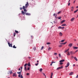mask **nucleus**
I'll return each mask as SVG.
<instances>
[{
    "instance_id": "f257e3e1",
    "label": "nucleus",
    "mask_w": 78,
    "mask_h": 78,
    "mask_svg": "<svg viewBox=\"0 0 78 78\" xmlns=\"http://www.w3.org/2000/svg\"><path fill=\"white\" fill-rule=\"evenodd\" d=\"M17 73L19 74V75H18V77L20 78V75H21V72H17Z\"/></svg>"
},
{
    "instance_id": "f03ea898",
    "label": "nucleus",
    "mask_w": 78,
    "mask_h": 78,
    "mask_svg": "<svg viewBox=\"0 0 78 78\" xmlns=\"http://www.w3.org/2000/svg\"><path fill=\"white\" fill-rule=\"evenodd\" d=\"M62 68H63V66H62L60 67H58L57 69L56 70H59L60 69H62Z\"/></svg>"
},
{
    "instance_id": "7ed1b4c3",
    "label": "nucleus",
    "mask_w": 78,
    "mask_h": 78,
    "mask_svg": "<svg viewBox=\"0 0 78 78\" xmlns=\"http://www.w3.org/2000/svg\"><path fill=\"white\" fill-rule=\"evenodd\" d=\"M69 65H70V63H69V62H68L67 64V65L65 66V67L66 68L68 67L69 66Z\"/></svg>"
},
{
    "instance_id": "20e7f679",
    "label": "nucleus",
    "mask_w": 78,
    "mask_h": 78,
    "mask_svg": "<svg viewBox=\"0 0 78 78\" xmlns=\"http://www.w3.org/2000/svg\"><path fill=\"white\" fill-rule=\"evenodd\" d=\"M29 5V4H28V2H27V3L25 5V7L26 8L28 6V5Z\"/></svg>"
},
{
    "instance_id": "39448f33",
    "label": "nucleus",
    "mask_w": 78,
    "mask_h": 78,
    "mask_svg": "<svg viewBox=\"0 0 78 78\" xmlns=\"http://www.w3.org/2000/svg\"><path fill=\"white\" fill-rule=\"evenodd\" d=\"M8 44L9 47H12V44H10V43L9 42H8Z\"/></svg>"
},
{
    "instance_id": "423d86ee",
    "label": "nucleus",
    "mask_w": 78,
    "mask_h": 78,
    "mask_svg": "<svg viewBox=\"0 0 78 78\" xmlns=\"http://www.w3.org/2000/svg\"><path fill=\"white\" fill-rule=\"evenodd\" d=\"M64 61H65V59H63V60H60L59 61V62H64Z\"/></svg>"
},
{
    "instance_id": "0eeeda50",
    "label": "nucleus",
    "mask_w": 78,
    "mask_h": 78,
    "mask_svg": "<svg viewBox=\"0 0 78 78\" xmlns=\"http://www.w3.org/2000/svg\"><path fill=\"white\" fill-rule=\"evenodd\" d=\"M21 12H22V14H23V15H25V13H26V12H24L23 11H22Z\"/></svg>"
},
{
    "instance_id": "6e6552de",
    "label": "nucleus",
    "mask_w": 78,
    "mask_h": 78,
    "mask_svg": "<svg viewBox=\"0 0 78 78\" xmlns=\"http://www.w3.org/2000/svg\"><path fill=\"white\" fill-rule=\"evenodd\" d=\"M72 45L73 44H72V43H70V44H69V45H68V46L70 47H72Z\"/></svg>"
},
{
    "instance_id": "1a4fd4ad",
    "label": "nucleus",
    "mask_w": 78,
    "mask_h": 78,
    "mask_svg": "<svg viewBox=\"0 0 78 78\" xmlns=\"http://www.w3.org/2000/svg\"><path fill=\"white\" fill-rule=\"evenodd\" d=\"M73 48H74V49H78V47H73Z\"/></svg>"
},
{
    "instance_id": "9d476101",
    "label": "nucleus",
    "mask_w": 78,
    "mask_h": 78,
    "mask_svg": "<svg viewBox=\"0 0 78 78\" xmlns=\"http://www.w3.org/2000/svg\"><path fill=\"white\" fill-rule=\"evenodd\" d=\"M70 53L71 55H73V54H75V53H74V52H73V51H70Z\"/></svg>"
},
{
    "instance_id": "9b49d317",
    "label": "nucleus",
    "mask_w": 78,
    "mask_h": 78,
    "mask_svg": "<svg viewBox=\"0 0 78 78\" xmlns=\"http://www.w3.org/2000/svg\"><path fill=\"white\" fill-rule=\"evenodd\" d=\"M66 22V20H64L61 22V23L62 24V23H64V22Z\"/></svg>"
},
{
    "instance_id": "f8f14e48",
    "label": "nucleus",
    "mask_w": 78,
    "mask_h": 78,
    "mask_svg": "<svg viewBox=\"0 0 78 78\" xmlns=\"http://www.w3.org/2000/svg\"><path fill=\"white\" fill-rule=\"evenodd\" d=\"M74 20H75V18H73L71 19V22H73Z\"/></svg>"
},
{
    "instance_id": "ddd939ff",
    "label": "nucleus",
    "mask_w": 78,
    "mask_h": 78,
    "mask_svg": "<svg viewBox=\"0 0 78 78\" xmlns=\"http://www.w3.org/2000/svg\"><path fill=\"white\" fill-rule=\"evenodd\" d=\"M26 15H27V16H30V15H31V14L28 13H26Z\"/></svg>"
},
{
    "instance_id": "4468645a",
    "label": "nucleus",
    "mask_w": 78,
    "mask_h": 78,
    "mask_svg": "<svg viewBox=\"0 0 78 78\" xmlns=\"http://www.w3.org/2000/svg\"><path fill=\"white\" fill-rule=\"evenodd\" d=\"M67 55L68 56H70V52L69 51L67 52Z\"/></svg>"
},
{
    "instance_id": "2eb2a0df",
    "label": "nucleus",
    "mask_w": 78,
    "mask_h": 78,
    "mask_svg": "<svg viewBox=\"0 0 78 78\" xmlns=\"http://www.w3.org/2000/svg\"><path fill=\"white\" fill-rule=\"evenodd\" d=\"M13 76H16V73H14L13 74Z\"/></svg>"
},
{
    "instance_id": "dca6fc26",
    "label": "nucleus",
    "mask_w": 78,
    "mask_h": 78,
    "mask_svg": "<svg viewBox=\"0 0 78 78\" xmlns=\"http://www.w3.org/2000/svg\"><path fill=\"white\" fill-rule=\"evenodd\" d=\"M59 34L60 36H62V33L61 32H60L59 33Z\"/></svg>"
},
{
    "instance_id": "f3484780",
    "label": "nucleus",
    "mask_w": 78,
    "mask_h": 78,
    "mask_svg": "<svg viewBox=\"0 0 78 78\" xmlns=\"http://www.w3.org/2000/svg\"><path fill=\"white\" fill-rule=\"evenodd\" d=\"M73 73V72H72L69 73V75H72Z\"/></svg>"
},
{
    "instance_id": "a211bd4d",
    "label": "nucleus",
    "mask_w": 78,
    "mask_h": 78,
    "mask_svg": "<svg viewBox=\"0 0 78 78\" xmlns=\"http://www.w3.org/2000/svg\"><path fill=\"white\" fill-rule=\"evenodd\" d=\"M69 50V48H68L67 50H66L65 51V53H66V52H67Z\"/></svg>"
},
{
    "instance_id": "6ab92c4d",
    "label": "nucleus",
    "mask_w": 78,
    "mask_h": 78,
    "mask_svg": "<svg viewBox=\"0 0 78 78\" xmlns=\"http://www.w3.org/2000/svg\"><path fill=\"white\" fill-rule=\"evenodd\" d=\"M74 58L76 61H78V59H77L76 57H74Z\"/></svg>"
},
{
    "instance_id": "aec40b11",
    "label": "nucleus",
    "mask_w": 78,
    "mask_h": 78,
    "mask_svg": "<svg viewBox=\"0 0 78 78\" xmlns=\"http://www.w3.org/2000/svg\"><path fill=\"white\" fill-rule=\"evenodd\" d=\"M26 8V7L25 6H23V10L25 9Z\"/></svg>"
},
{
    "instance_id": "412c9836",
    "label": "nucleus",
    "mask_w": 78,
    "mask_h": 78,
    "mask_svg": "<svg viewBox=\"0 0 78 78\" xmlns=\"http://www.w3.org/2000/svg\"><path fill=\"white\" fill-rule=\"evenodd\" d=\"M27 65L29 67H30V66H31V65H30V62L28 63V64H27Z\"/></svg>"
},
{
    "instance_id": "4be33fe9",
    "label": "nucleus",
    "mask_w": 78,
    "mask_h": 78,
    "mask_svg": "<svg viewBox=\"0 0 78 78\" xmlns=\"http://www.w3.org/2000/svg\"><path fill=\"white\" fill-rule=\"evenodd\" d=\"M13 48H17V47L15 46V45H14L13 46Z\"/></svg>"
},
{
    "instance_id": "5701e85b",
    "label": "nucleus",
    "mask_w": 78,
    "mask_h": 78,
    "mask_svg": "<svg viewBox=\"0 0 78 78\" xmlns=\"http://www.w3.org/2000/svg\"><path fill=\"white\" fill-rule=\"evenodd\" d=\"M64 26H66V24H63L62 25V27H63Z\"/></svg>"
},
{
    "instance_id": "b1692460",
    "label": "nucleus",
    "mask_w": 78,
    "mask_h": 78,
    "mask_svg": "<svg viewBox=\"0 0 78 78\" xmlns=\"http://www.w3.org/2000/svg\"><path fill=\"white\" fill-rule=\"evenodd\" d=\"M78 11V9H77L76 10L74 11V13H75V12H77Z\"/></svg>"
},
{
    "instance_id": "393cba45",
    "label": "nucleus",
    "mask_w": 78,
    "mask_h": 78,
    "mask_svg": "<svg viewBox=\"0 0 78 78\" xmlns=\"http://www.w3.org/2000/svg\"><path fill=\"white\" fill-rule=\"evenodd\" d=\"M15 32L16 33H19V32L16 30H15Z\"/></svg>"
},
{
    "instance_id": "a878e982",
    "label": "nucleus",
    "mask_w": 78,
    "mask_h": 78,
    "mask_svg": "<svg viewBox=\"0 0 78 78\" xmlns=\"http://www.w3.org/2000/svg\"><path fill=\"white\" fill-rule=\"evenodd\" d=\"M24 70H25L26 71L27 70V67L26 66H24Z\"/></svg>"
},
{
    "instance_id": "bb28decb",
    "label": "nucleus",
    "mask_w": 78,
    "mask_h": 78,
    "mask_svg": "<svg viewBox=\"0 0 78 78\" xmlns=\"http://www.w3.org/2000/svg\"><path fill=\"white\" fill-rule=\"evenodd\" d=\"M58 56H59V58H61V55L60 54H59Z\"/></svg>"
},
{
    "instance_id": "cd10ccee",
    "label": "nucleus",
    "mask_w": 78,
    "mask_h": 78,
    "mask_svg": "<svg viewBox=\"0 0 78 78\" xmlns=\"http://www.w3.org/2000/svg\"><path fill=\"white\" fill-rule=\"evenodd\" d=\"M27 65H28V64L26 63L25 64V65H24V67H26L27 66Z\"/></svg>"
},
{
    "instance_id": "c85d7f7f",
    "label": "nucleus",
    "mask_w": 78,
    "mask_h": 78,
    "mask_svg": "<svg viewBox=\"0 0 78 78\" xmlns=\"http://www.w3.org/2000/svg\"><path fill=\"white\" fill-rule=\"evenodd\" d=\"M53 73H51V77H52V76H53Z\"/></svg>"
},
{
    "instance_id": "c756f323",
    "label": "nucleus",
    "mask_w": 78,
    "mask_h": 78,
    "mask_svg": "<svg viewBox=\"0 0 78 78\" xmlns=\"http://www.w3.org/2000/svg\"><path fill=\"white\" fill-rule=\"evenodd\" d=\"M58 29H61V27L59 26L58 27Z\"/></svg>"
},
{
    "instance_id": "7c9ffc66",
    "label": "nucleus",
    "mask_w": 78,
    "mask_h": 78,
    "mask_svg": "<svg viewBox=\"0 0 78 78\" xmlns=\"http://www.w3.org/2000/svg\"><path fill=\"white\" fill-rule=\"evenodd\" d=\"M64 41H65V40H61V42H64Z\"/></svg>"
},
{
    "instance_id": "2f4dec72",
    "label": "nucleus",
    "mask_w": 78,
    "mask_h": 78,
    "mask_svg": "<svg viewBox=\"0 0 78 78\" xmlns=\"http://www.w3.org/2000/svg\"><path fill=\"white\" fill-rule=\"evenodd\" d=\"M39 71H40V72H41V71H42V69L41 68V69H40Z\"/></svg>"
},
{
    "instance_id": "473e14b6",
    "label": "nucleus",
    "mask_w": 78,
    "mask_h": 78,
    "mask_svg": "<svg viewBox=\"0 0 78 78\" xmlns=\"http://www.w3.org/2000/svg\"><path fill=\"white\" fill-rule=\"evenodd\" d=\"M12 71H11L10 72V74H12Z\"/></svg>"
},
{
    "instance_id": "72a5a7b5",
    "label": "nucleus",
    "mask_w": 78,
    "mask_h": 78,
    "mask_svg": "<svg viewBox=\"0 0 78 78\" xmlns=\"http://www.w3.org/2000/svg\"><path fill=\"white\" fill-rule=\"evenodd\" d=\"M39 64V63H37V64H35V65L36 66H37V65H38Z\"/></svg>"
},
{
    "instance_id": "f704fd0d",
    "label": "nucleus",
    "mask_w": 78,
    "mask_h": 78,
    "mask_svg": "<svg viewBox=\"0 0 78 78\" xmlns=\"http://www.w3.org/2000/svg\"><path fill=\"white\" fill-rule=\"evenodd\" d=\"M20 78H23V76H22V75H21V76H20Z\"/></svg>"
},
{
    "instance_id": "c9c22d12",
    "label": "nucleus",
    "mask_w": 78,
    "mask_h": 78,
    "mask_svg": "<svg viewBox=\"0 0 78 78\" xmlns=\"http://www.w3.org/2000/svg\"><path fill=\"white\" fill-rule=\"evenodd\" d=\"M16 33H14L13 35L14 37H15V36H16Z\"/></svg>"
},
{
    "instance_id": "e433bc0d",
    "label": "nucleus",
    "mask_w": 78,
    "mask_h": 78,
    "mask_svg": "<svg viewBox=\"0 0 78 78\" xmlns=\"http://www.w3.org/2000/svg\"><path fill=\"white\" fill-rule=\"evenodd\" d=\"M34 51H35L36 50V47H35L33 48Z\"/></svg>"
},
{
    "instance_id": "4c0bfd02",
    "label": "nucleus",
    "mask_w": 78,
    "mask_h": 78,
    "mask_svg": "<svg viewBox=\"0 0 78 78\" xmlns=\"http://www.w3.org/2000/svg\"><path fill=\"white\" fill-rule=\"evenodd\" d=\"M44 48V46H42V47H41V50H43Z\"/></svg>"
},
{
    "instance_id": "58836bf2",
    "label": "nucleus",
    "mask_w": 78,
    "mask_h": 78,
    "mask_svg": "<svg viewBox=\"0 0 78 78\" xmlns=\"http://www.w3.org/2000/svg\"><path fill=\"white\" fill-rule=\"evenodd\" d=\"M59 64L60 65H62V64H63V63H62V62H60V63H59Z\"/></svg>"
},
{
    "instance_id": "ea45409f",
    "label": "nucleus",
    "mask_w": 78,
    "mask_h": 78,
    "mask_svg": "<svg viewBox=\"0 0 78 78\" xmlns=\"http://www.w3.org/2000/svg\"><path fill=\"white\" fill-rule=\"evenodd\" d=\"M51 49V48L50 47H49V48L48 49V50H50Z\"/></svg>"
},
{
    "instance_id": "a19ab883",
    "label": "nucleus",
    "mask_w": 78,
    "mask_h": 78,
    "mask_svg": "<svg viewBox=\"0 0 78 78\" xmlns=\"http://www.w3.org/2000/svg\"><path fill=\"white\" fill-rule=\"evenodd\" d=\"M47 45H49V44H50V43L49 42H48L47 43Z\"/></svg>"
},
{
    "instance_id": "79ce46f5",
    "label": "nucleus",
    "mask_w": 78,
    "mask_h": 78,
    "mask_svg": "<svg viewBox=\"0 0 78 78\" xmlns=\"http://www.w3.org/2000/svg\"><path fill=\"white\" fill-rule=\"evenodd\" d=\"M24 12H27V9H24Z\"/></svg>"
},
{
    "instance_id": "37998d69",
    "label": "nucleus",
    "mask_w": 78,
    "mask_h": 78,
    "mask_svg": "<svg viewBox=\"0 0 78 78\" xmlns=\"http://www.w3.org/2000/svg\"><path fill=\"white\" fill-rule=\"evenodd\" d=\"M65 27H62L61 28V29H64V28H65Z\"/></svg>"
},
{
    "instance_id": "c03bdc74",
    "label": "nucleus",
    "mask_w": 78,
    "mask_h": 78,
    "mask_svg": "<svg viewBox=\"0 0 78 78\" xmlns=\"http://www.w3.org/2000/svg\"><path fill=\"white\" fill-rule=\"evenodd\" d=\"M30 70V67L27 68V70Z\"/></svg>"
},
{
    "instance_id": "a18cd8bd",
    "label": "nucleus",
    "mask_w": 78,
    "mask_h": 78,
    "mask_svg": "<svg viewBox=\"0 0 78 78\" xmlns=\"http://www.w3.org/2000/svg\"><path fill=\"white\" fill-rule=\"evenodd\" d=\"M67 43V42H66L63 43V45H65Z\"/></svg>"
},
{
    "instance_id": "49530a36",
    "label": "nucleus",
    "mask_w": 78,
    "mask_h": 78,
    "mask_svg": "<svg viewBox=\"0 0 78 78\" xmlns=\"http://www.w3.org/2000/svg\"><path fill=\"white\" fill-rule=\"evenodd\" d=\"M54 55H57V53H55L54 54Z\"/></svg>"
},
{
    "instance_id": "de8ad7c7",
    "label": "nucleus",
    "mask_w": 78,
    "mask_h": 78,
    "mask_svg": "<svg viewBox=\"0 0 78 78\" xmlns=\"http://www.w3.org/2000/svg\"><path fill=\"white\" fill-rule=\"evenodd\" d=\"M62 47V45H59V47Z\"/></svg>"
},
{
    "instance_id": "09e8293b",
    "label": "nucleus",
    "mask_w": 78,
    "mask_h": 78,
    "mask_svg": "<svg viewBox=\"0 0 78 78\" xmlns=\"http://www.w3.org/2000/svg\"><path fill=\"white\" fill-rule=\"evenodd\" d=\"M23 9V8L21 7L20 8V10H22V9Z\"/></svg>"
},
{
    "instance_id": "8fccbe9b",
    "label": "nucleus",
    "mask_w": 78,
    "mask_h": 78,
    "mask_svg": "<svg viewBox=\"0 0 78 78\" xmlns=\"http://www.w3.org/2000/svg\"><path fill=\"white\" fill-rule=\"evenodd\" d=\"M70 2H69L68 4V6H70Z\"/></svg>"
},
{
    "instance_id": "3c124183",
    "label": "nucleus",
    "mask_w": 78,
    "mask_h": 78,
    "mask_svg": "<svg viewBox=\"0 0 78 78\" xmlns=\"http://www.w3.org/2000/svg\"><path fill=\"white\" fill-rule=\"evenodd\" d=\"M61 17H60L58 18V19H61Z\"/></svg>"
},
{
    "instance_id": "603ef678",
    "label": "nucleus",
    "mask_w": 78,
    "mask_h": 78,
    "mask_svg": "<svg viewBox=\"0 0 78 78\" xmlns=\"http://www.w3.org/2000/svg\"><path fill=\"white\" fill-rule=\"evenodd\" d=\"M61 12L60 11V12H58V14H59L60 13H61Z\"/></svg>"
},
{
    "instance_id": "864d4df0",
    "label": "nucleus",
    "mask_w": 78,
    "mask_h": 78,
    "mask_svg": "<svg viewBox=\"0 0 78 78\" xmlns=\"http://www.w3.org/2000/svg\"><path fill=\"white\" fill-rule=\"evenodd\" d=\"M52 64H53V62H51V64H50V66H52Z\"/></svg>"
},
{
    "instance_id": "5fc2aeb1",
    "label": "nucleus",
    "mask_w": 78,
    "mask_h": 78,
    "mask_svg": "<svg viewBox=\"0 0 78 78\" xmlns=\"http://www.w3.org/2000/svg\"><path fill=\"white\" fill-rule=\"evenodd\" d=\"M71 8H72V9H73V8H74L73 7V6H72V7H71Z\"/></svg>"
},
{
    "instance_id": "6e6d98bb",
    "label": "nucleus",
    "mask_w": 78,
    "mask_h": 78,
    "mask_svg": "<svg viewBox=\"0 0 78 78\" xmlns=\"http://www.w3.org/2000/svg\"><path fill=\"white\" fill-rule=\"evenodd\" d=\"M55 15H56V14L54 13V14H53V16H55Z\"/></svg>"
},
{
    "instance_id": "4d7b16f0",
    "label": "nucleus",
    "mask_w": 78,
    "mask_h": 78,
    "mask_svg": "<svg viewBox=\"0 0 78 78\" xmlns=\"http://www.w3.org/2000/svg\"><path fill=\"white\" fill-rule=\"evenodd\" d=\"M77 51H78V50H76V51L75 52H76H76H77Z\"/></svg>"
},
{
    "instance_id": "13d9d810",
    "label": "nucleus",
    "mask_w": 78,
    "mask_h": 78,
    "mask_svg": "<svg viewBox=\"0 0 78 78\" xmlns=\"http://www.w3.org/2000/svg\"><path fill=\"white\" fill-rule=\"evenodd\" d=\"M73 67H75V64H74L73 65Z\"/></svg>"
},
{
    "instance_id": "bf43d9fd",
    "label": "nucleus",
    "mask_w": 78,
    "mask_h": 78,
    "mask_svg": "<svg viewBox=\"0 0 78 78\" xmlns=\"http://www.w3.org/2000/svg\"><path fill=\"white\" fill-rule=\"evenodd\" d=\"M73 56H71V58H73Z\"/></svg>"
},
{
    "instance_id": "052dcab7",
    "label": "nucleus",
    "mask_w": 78,
    "mask_h": 78,
    "mask_svg": "<svg viewBox=\"0 0 78 78\" xmlns=\"http://www.w3.org/2000/svg\"><path fill=\"white\" fill-rule=\"evenodd\" d=\"M43 74L44 76H45V73H43Z\"/></svg>"
},
{
    "instance_id": "680f3d73",
    "label": "nucleus",
    "mask_w": 78,
    "mask_h": 78,
    "mask_svg": "<svg viewBox=\"0 0 78 78\" xmlns=\"http://www.w3.org/2000/svg\"><path fill=\"white\" fill-rule=\"evenodd\" d=\"M27 75H29V73H27Z\"/></svg>"
},
{
    "instance_id": "e2e57ef3",
    "label": "nucleus",
    "mask_w": 78,
    "mask_h": 78,
    "mask_svg": "<svg viewBox=\"0 0 78 78\" xmlns=\"http://www.w3.org/2000/svg\"><path fill=\"white\" fill-rule=\"evenodd\" d=\"M20 69H22V66H21V67H20Z\"/></svg>"
},
{
    "instance_id": "0e129e2a",
    "label": "nucleus",
    "mask_w": 78,
    "mask_h": 78,
    "mask_svg": "<svg viewBox=\"0 0 78 78\" xmlns=\"http://www.w3.org/2000/svg\"><path fill=\"white\" fill-rule=\"evenodd\" d=\"M76 8H78V6H77L76 7Z\"/></svg>"
},
{
    "instance_id": "69168bd1",
    "label": "nucleus",
    "mask_w": 78,
    "mask_h": 78,
    "mask_svg": "<svg viewBox=\"0 0 78 78\" xmlns=\"http://www.w3.org/2000/svg\"><path fill=\"white\" fill-rule=\"evenodd\" d=\"M60 44H62V45H63V43H60Z\"/></svg>"
},
{
    "instance_id": "338daca9",
    "label": "nucleus",
    "mask_w": 78,
    "mask_h": 78,
    "mask_svg": "<svg viewBox=\"0 0 78 78\" xmlns=\"http://www.w3.org/2000/svg\"><path fill=\"white\" fill-rule=\"evenodd\" d=\"M37 62H39V61L37 60Z\"/></svg>"
},
{
    "instance_id": "774afa93",
    "label": "nucleus",
    "mask_w": 78,
    "mask_h": 78,
    "mask_svg": "<svg viewBox=\"0 0 78 78\" xmlns=\"http://www.w3.org/2000/svg\"><path fill=\"white\" fill-rule=\"evenodd\" d=\"M19 70H20V68H19Z\"/></svg>"
}]
</instances>
